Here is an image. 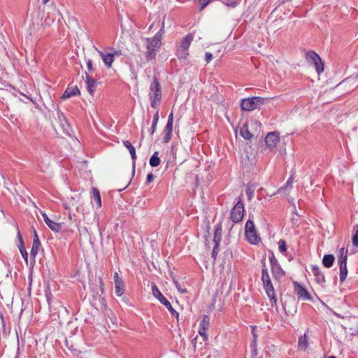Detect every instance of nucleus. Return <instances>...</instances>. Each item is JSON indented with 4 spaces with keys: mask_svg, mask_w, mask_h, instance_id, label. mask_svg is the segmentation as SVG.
I'll return each mask as SVG.
<instances>
[{
    "mask_svg": "<svg viewBox=\"0 0 358 358\" xmlns=\"http://www.w3.org/2000/svg\"><path fill=\"white\" fill-rule=\"evenodd\" d=\"M149 98L150 100V106L155 108L157 103L162 99V88L157 76L153 77L152 82L149 89Z\"/></svg>",
    "mask_w": 358,
    "mask_h": 358,
    "instance_id": "1",
    "label": "nucleus"
},
{
    "mask_svg": "<svg viewBox=\"0 0 358 358\" xmlns=\"http://www.w3.org/2000/svg\"><path fill=\"white\" fill-rule=\"evenodd\" d=\"M266 99L260 96L245 98L241 100V108L245 111H251L259 108L264 103Z\"/></svg>",
    "mask_w": 358,
    "mask_h": 358,
    "instance_id": "2",
    "label": "nucleus"
},
{
    "mask_svg": "<svg viewBox=\"0 0 358 358\" xmlns=\"http://www.w3.org/2000/svg\"><path fill=\"white\" fill-rule=\"evenodd\" d=\"M193 39L194 35L192 34H189L182 38L176 52L179 59H185L187 58L189 55V48Z\"/></svg>",
    "mask_w": 358,
    "mask_h": 358,
    "instance_id": "3",
    "label": "nucleus"
},
{
    "mask_svg": "<svg viewBox=\"0 0 358 358\" xmlns=\"http://www.w3.org/2000/svg\"><path fill=\"white\" fill-rule=\"evenodd\" d=\"M152 295L170 311L172 316L178 319L179 313L172 307L171 303L164 296L155 284L152 285Z\"/></svg>",
    "mask_w": 358,
    "mask_h": 358,
    "instance_id": "4",
    "label": "nucleus"
},
{
    "mask_svg": "<svg viewBox=\"0 0 358 358\" xmlns=\"http://www.w3.org/2000/svg\"><path fill=\"white\" fill-rule=\"evenodd\" d=\"M271 273L275 280L280 281L285 275V272L282 268L273 253L269 256Z\"/></svg>",
    "mask_w": 358,
    "mask_h": 358,
    "instance_id": "5",
    "label": "nucleus"
},
{
    "mask_svg": "<svg viewBox=\"0 0 358 358\" xmlns=\"http://www.w3.org/2000/svg\"><path fill=\"white\" fill-rule=\"evenodd\" d=\"M306 59L308 62L313 64L318 74L324 71V65L322 59L315 51L310 50L306 54Z\"/></svg>",
    "mask_w": 358,
    "mask_h": 358,
    "instance_id": "6",
    "label": "nucleus"
},
{
    "mask_svg": "<svg viewBox=\"0 0 358 358\" xmlns=\"http://www.w3.org/2000/svg\"><path fill=\"white\" fill-rule=\"evenodd\" d=\"M262 277L261 280L262 281L263 287L265 292L271 291L274 289L273 285L272 284L268 271L266 264V257L264 256L262 259Z\"/></svg>",
    "mask_w": 358,
    "mask_h": 358,
    "instance_id": "7",
    "label": "nucleus"
},
{
    "mask_svg": "<svg viewBox=\"0 0 358 358\" xmlns=\"http://www.w3.org/2000/svg\"><path fill=\"white\" fill-rule=\"evenodd\" d=\"M147 41V51L145 52V57L148 61H150L155 58L156 52L159 49L162 43H159L152 38H146Z\"/></svg>",
    "mask_w": 358,
    "mask_h": 358,
    "instance_id": "8",
    "label": "nucleus"
},
{
    "mask_svg": "<svg viewBox=\"0 0 358 358\" xmlns=\"http://www.w3.org/2000/svg\"><path fill=\"white\" fill-rule=\"evenodd\" d=\"M244 215V204L241 199L237 201L236 204L231 211V220L234 223H238L243 220Z\"/></svg>",
    "mask_w": 358,
    "mask_h": 358,
    "instance_id": "9",
    "label": "nucleus"
},
{
    "mask_svg": "<svg viewBox=\"0 0 358 358\" xmlns=\"http://www.w3.org/2000/svg\"><path fill=\"white\" fill-rule=\"evenodd\" d=\"M173 125V113H171L168 117L166 125L163 131V143H167L171 141L172 138Z\"/></svg>",
    "mask_w": 358,
    "mask_h": 358,
    "instance_id": "10",
    "label": "nucleus"
},
{
    "mask_svg": "<svg viewBox=\"0 0 358 358\" xmlns=\"http://www.w3.org/2000/svg\"><path fill=\"white\" fill-rule=\"evenodd\" d=\"M210 326V318L207 315H203L199 323V334L203 337L204 341H207L208 338L207 330Z\"/></svg>",
    "mask_w": 358,
    "mask_h": 358,
    "instance_id": "11",
    "label": "nucleus"
},
{
    "mask_svg": "<svg viewBox=\"0 0 358 358\" xmlns=\"http://www.w3.org/2000/svg\"><path fill=\"white\" fill-rule=\"evenodd\" d=\"M294 292L299 299L312 300V297L309 292L298 282H294Z\"/></svg>",
    "mask_w": 358,
    "mask_h": 358,
    "instance_id": "12",
    "label": "nucleus"
},
{
    "mask_svg": "<svg viewBox=\"0 0 358 358\" xmlns=\"http://www.w3.org/2000/svg\"><path fill=\"white\" fill-rule=\"evenodd\" d=\"M279 141L280 133L278 131L269 132L265 137V143L267 147L270 148H275Z\"/></svg>",
    "mask_w": 358,
    "mask_h": 358,
    "instance_id": "13",
    "label": "nucleus"
},
{
    "mask_svg": "<svg viewBox=\"0 0 358 358\" xmlns=\"http://www.w3.org/2000/svg\"><path fill=\"white\" fill-rule=\"evenodd\" d=\"M311 271L315 277V281L320 285H324L326 282L324 273L320 271L317 265H312Z\"/></svg>",
    "mask_w": 358,
    "mask_h": 358,
    "instance_id": "14",
    "label": "nucleus"
},
{
    "mask_svg": "<svg viewBox=\"0 0 358 358\" xmlns=\"http://www.w3.org/2000/svg\"><path fill=\"white\" fill-rule=\"evenodd\" d=\"M40 246H41V241L39 240V238H38L36 231L35 229H34L33 243H32V247H31V252H30V256L34 259V262H35V257L38 252V249H39Z\"/></svg>",
    "mask_w": 358,
    "mask_h": 358,
    "instance_id": "15",
    "label": "nucleus"
},
{
    "mask_svg": "<svg viewBox=\"0 0 358 358\" xmlns=\"http://www.w3.org/2000/svg\"><path fill=\"white\" fill-rule=\"evenodd\" d=\"M42 216L45 223L48 226V227L55 232H59L62 229V225L60 223L55 222L51 220L45 213H42Z\"/></svg>",
    "mask_w": 358,
    "mask_h": 358,
    "instance_id": "16",
    "label": "nucleus"
},
{
    "mask_svg": "<svg viewBox=\"0 0 358 358\" xmlns=\"http://www.w3.org/2000/svg\"><path fill=\"white\" fill-rule=\"evenodd\" d=\"M123 145L129 150L132 159V177L135 173L136 154V149L129 141H124Z\"/></svg>",
    "mask_w": 358,
    "mask_h": 358,
    "instance_id": "17",
    "label": "nucleus"
},
{
    "mask_svg": "<svg viewBox=\"0 0 358 358\" xmlns=\"http://www.w3.org/2000/svg\"><path fill=\"white\" fill-rule=\"evenodd\" d=\"M85 77L87 89L89 93L92 95L96 87V81L93 78L92 75H90L87 72H85Z\"/></svg>",
    "mask_w": 358,
    "mask_h": 358,
    "instance_id": "18",
    "label": "nucleus"
},
{
    "mask_svg": "<svg viewBox=\"0 0 358 358\" xmlns=\"http://www.w3.org/2000/svg\"><path fill=\"white\" fill-rule=\"evenodd\" d=\"M99 55L101 57V59L104 63V64L108 67L110 68L113 62H114L113 55L110 52L98 51Z\"/></svg>",
    "mask_w": 358,
    "mask_h": 358,
    "instance_id": "19",
    "label": "nucleus"
},
{
    "mask_svg": "<svg viewBox=\"0 0 358 358\" xmlns=\"http://www.w3.org/2000/svg\"><path fill=\"white\" fill-rule=\"evenodd\" d=\"M246 239L247 241L253 245H257L260 241L261 238L257 234V230L252 231V233H247L245 234Z\"/></svg>",
    "mask_w": 358,
    "mask_h": 358,
    "instance_id": "20",
    "label": "nucleus"
},
{
    "mask_svg": "<svg viewBox=\"0 0 358 358\" xmlns=\"http://www.w3.org/2000/svg\"><path fill=\"white\" fill-rule=\"evenodd\" d=\"M80 94V90L77 86H75L72 88L68 87L64 91L62 98L63 99H66L71 96L79 95Z\"/></svg>",
    "mask_w": 358,
    "mask_h": 358,
    "instance_id": "21",
    "label": "nucleus"
},
{
    "mask_svg": "<svg viewBox=\"0 0 358 358\" xmlns=\"http://www.w3.org/2000/svg\"><path fill=\"white\" fill-rule=\"evenodd\" d=\"M222 239V225L221 222L217 223L215 227L213 242L221 243Z\"/></svg>",
    "mask_w": 358,
    "mask_h": 358,
    "instance_id": "22",
    "label": "nucleus"
},
{
    "mask_svg": "<svg viewBox=\"0 0 358 358\" xmlns=\"http://www.w3.org/2000/svg\"><path fill=\"white\" fill-rule=\"evenodd\" d=\"M90 286L91 290L96 294H99V292H101V294H103L104 292L103 282L101 277L98 278V285L90 283Z\"/></svg>",
    "mask_w": 358,
    "mask_h": 358,
    "instance_id": "23",
    "label": "nucleus"
},
{
    "mask_svg": "<svg viewBox=\"0 0 358 358\" xmlns=\"http://www.w3.org/2000/svg\"><path fill=\"white\" fill-rule=\"evenodd\" d=\"M335 257L333 255H325L322 258V264L326 268H330L333 266Z\"/></svg>",
    "mask_w": 358,
    "mask_h": 358,
    "instance_id": "24",
    "label": "nucleus"
},
{
    "mask_svg": "<svg viewBox=\"0 0 358 358\" xmlns=\"http://www.w3.org/2000/svg\"><path fill=\"white\" fill-rule=\"evenodd\" d=\"M115 294L120 296L123 294L124 290V285L123 280H116L115 282Z\"/></svg>",
    "mask_w": 358,
    "mask_h": 358,
    "instance_id": "25",
    "label": "nucleus"
},
{
    "mask_svg": "<svg viewBox=\"0 0 358 358\" xmlns=\"http://www.w3.org/2000/svg\"><path fill=\"white\" fill-rule=\"evenodd\" d=\"M308 347V339L306 334L303 336H301L298 341V348L299 350H306Z\"/></svg>",
    "mask_w": 358,
    "mask_h": 358,
    "instance_id": "26",
    "label": "nucleus"
},
{
    "mask_svg": "<svg viewBox=\"0 0 358 358\" xmlns=\"http://www.w3.org/2000/svg\"><path fill=\"white\" fill-rule=\"evenodd\" d=\"M92 197L94 199L98 208L101 206V194L98 189L93 187L92 189Z\"/></svg>",
    "mask_w": 358,
    "mask_h": 358,
    "instance_id": "27",
    "label": "nucleus"
},
{
    "mask_svg": "<svg viewBox=\"0 0 358 358\" xmlns=\"http://www.w3.org/2000/svg\"><path fill=\"white\" fill-rule=\"evenodd\" d=\"M338 266L340 269V282H343L348 275L347 264H338Z\"/></svg>",
    "mask_w": 358,
    "mask_h": 358,
    "instance_id": "28",
    "label": "nucleus"
},
{
    "mask_svg": "<svg viewBox=\"0 0 358 358\" xmlns=\"http://www.w3.org/2000/svg\"><path fill=\"white\" fill-rule=\"evenodd\" d=\"M159 152L157 151L155 152L152 157L150 159V165L152 167H157L160 164V159L158 157Z\"/></svg>",
    "mask_w": 358,
    "mask_h": 358,
    "instance_id": "29",
    "label": "nucleus"
},
{
    "mask_svg": "<svg viewBox=\"0 0 358 358\" xmlns=\"http://www.w3.org/2000/svg\"><path fill=\"white\" fill-rule=\"evenodd\" d=\"M268 297L269 298V301L272 307H276L277 306V299L275 296V289H272L271 291L266 292Z\"/></svg>",
    "mask_w": 358,
    "mask_h": 358,
    "instance_id": "30",
    "label": "nucleus"
},
{
    "mask_svg": "<svg viewBox=\"0 0 358 358\" xmlns=\"http://www.w3.org/2000/svg\"><path fill=\"white\" fill-rule=\"evenodd\" d=\"M241 135L246 140H250L252 138V134L250 132L246 125L241 129Z\"/></svg>",
    "mask_w": 358,
    "mask_h": 358,
    "instance_id": "31",
    "label": "nucleus"
},
{
    "mask_svg": "<svg viewBox=\"0 0 358 358\" xmlns=\"http://www.w3.org/2000/svg\"><path fill=\"white\" fill-rule=\"evenodd\" d=\"M45 297H46V299H47V301H48L49 306H50V303H51L52 299L53 297V295L51 292L49 282H48L45 285Z\"/></svg>",
    "mask_w": 358,
    "mask_h": 358,
    "instance_id": "32",
    "label": "nucleus"
},
{
    "mask_svg": "<svg viewBox=\"0 0 358 358\" xmlns=\"http://www.w3.org/2000/svg\"><path fill=\"white\" fill-rule=\"evenodd\" d=\"M255 224H254V222L249 219L247 222H246V224H245V234H247V233H252V231H254L255 230Z\"/></svg>",
    "mask_w": 358,
    "mask_h": 358,
    "instance_id": "33",
    "label": "nucleus"
},
{
    "mask_svg": "<svg viewBox=\"0 0 358 358\" xmlns=\"http://www.w3.org/2000/svg\"><path fill=\"white\" fill-rule=\"evenodd\" d=\"M355 234L352 237V243L355 247H358V224L354 227Z\"/></svg>",
    "mask_w": 358,
    "mask_h": 358,
    "instance_id": "34",
    "label": "nucleus"
},
{
    "mask_svg": "<svg viewBox=\"0 0 358 358\" xmlns=\"http://www.w3.org/2000/svg\"><path fill=\"white\" fill-rule=\"evenodd\" d=\"M18 248H19V250H20V252L21 253V255H22V258L26 262V263H27V262H28V253H27V252L26 250L25 245H18Z\"/></svg>",
    "mask_w": 358,
    "mask_h": 358,
    "instance_id": "35",
    "label": "nucleus"
},
{
    "mask_svg": "<svg viewBox=\"0 0 358 358\" xmlns=\"http://www.w3.org/2000/svg\"><path fill=\"white\" fill-rule=\"evenodd\" d=\"M279 250L282 253H285L287 251L286 241L284 240H280L279 241Z\"/></svg>",
    "mask_w": 358,
    "mask_h": 358,
    "instance_id": "36",
    "label": "nucleus"
},
{
    "mask_svg": "<svg viewBox=\"0 0 358 358\" xmlns=\"http://www.w3.org/2000/svg\"><path fill=\"white\" fill-rule=\"evenodd\" d=\"M348 260V254H345L344 255H338V264H347Z\"/></svg>",
    "mask_w": 358,
    "mask_h": 358,
    "instance_id": "37",
    "label": "nucleus"
},
{
    "mask_svg": "<svg viewBox=\"0 0 358 358\" xmlns=\"http://www.w3.org/2000/svg\"><path fill=\"white\" fill-rule=\"evenodd\" d=\"M173 283L176 285L177 289L182 294H185L187 292L185 288H182L181 285L176 280H173Z\"/></svg>",
    "mask_w": 358,
    "mask_h": 358,
    "instance_id": "38",
    "label": "nucleus"
},
{
    "mask_svg": "<svg viewBox=\"0 0 358 358\" xmlns=\"http://www.w3.org/2000/svg\"><path fill=\"white\" fill-rule=\"evenodd\" d=\"M87 68L89 71V73L90 75H92L93 72L94 71V68L93 67V63L92 59H89L87 61Z\"/></svg>",
    "mask_w": 358,
    "mask_h": 358,
    "instance_id": "39",
    "label": "nucleus"
},
{
    "mask_svg": "<svg viewBox=\"0 0 358 358\" xmlns=\"http://www.w3.org/2000/svg\"><path fill=\"white\" fill-rule=\"evenodd\" d=\"M245 193L248 200H251L254 196V189L250 187H248Z\"/></svg>",
    "mask_w": 358,
    "mask_h": 358,
    "instance_id": "40",
    "label": "nucleus"
},
{
    "mask_svg": "<svg viewBox=\"0 0 358 358\" xmlns=\"http://www.w3.org/2000/svg\"><path fill=\"white\" fill-rule=\"evenodd\" d=\"M224 3L227 6L231 8H234L238 5V1L236 0H224Z\"/></svg>",
    "mask_w": 358,
    "mask_h": 358,
    "instance_id": "41",
    "label": "nucleus"
},
{
    "mask_svg": "<svg viewBox=\"0 0 358 358\" xmlns=\"http://www.w3.org/2000/svg\"><path fill=\"white\" fill-rule=\"evenodd\" d=\"M108 49L113 50V52H110V53L113 55V58L115 57H120L122 55V51L120 50H114L113 48H108Z\"/></svg>",
    "mask_w": 358,
    "mask_h": 358,
    "instance_id": "42",
    "label": "nucleus"
},
{
    "mask_svg": "<svg viewBox=\"0 0 358 358\" xmlns=\"http://www.w3.org/2000/svg\"><path fill=\"white\" fill-rule=\"evenodd\" d=\"M213 55L211 52H206V54H205V60L206 62L208 64L211 62V60L213 59Z\"/></svg>",
    "mask_w": 358,
    "mask_h": 358,
    "instance_id": "43",
    "label": "nucleus"
},
{
    "mask_svg": "<svg viewBox=\"0 0 358 358\" xmlns=\"http://www.w3.org/2000/svg\"><path fill=\"white\" fill-rule=\"evenodd\" d=\"M17 238L19 241V245H24V241H23V238H22V236L20 234V231L19 230V229L17 228Z\"/></svg>",
    "mask_w": 358,
    "mask_h": 358,
    "instance_id": "44",
    "label": "nucleus"
},
{
    "mask_svg": "<svg viewBox=\"0 0 358 358\" xmlns=\"http://www.w3.org/2000/svg\"><path fill=\"white\" fill-rule=\"evenodd\" d=\"M201 3L200 10H202L210 1V0H199Z\"/></svg>",
    "mask_w": 358,
    "mask_h": 358,
    "instance_id": "45",
    "label": "nucleus"
},
{
    "mask_svg": "<svg viewBox=\"0 0 358 358\" xmlns=\"http://www.w3.org/2000/svg\"><path fill=\"white\" fill-rule=\"evenodd\" d=\"M159 112L157 111L155 113V114L154 115V116H153V120H152V124H155L157 125V123H158V121H159Z\"/></svg>",
    "mask_w": 358,
    "mask_h": 358,
    "instance_id": "46",
    "label": "nucleus"
},
{
    "mask_svg": "<svg viewBox=\"0 0 358 358\" xmlns=\"http://www.w3.org/2000/svg\"><path fill=\"white\" fill-rule=\"evenodd\" d=\"M162 35L157 33L153 37H152V38L156 41H158L159 43H162Z\"/></svg>",
    "mask_w": 358,
    "mask_h": 358,
    "instance_id": "47",
    "label": "nucleus"
},
{
    "mask_svg": "<svg viewBox=\"0 0 358 358\" xmlns=\"http://www.w3.org/2000/svg\"><path fill=\"white\" fill-rule=\"evenodd\" d=\"M220 243H214V246L213 248V252H220Z\"/></svg>",
    "mask_w": 358,
    "mask_h": 358,
    "instance_id": "48",
    "label": "nucleus"
},
{
    "mask_svg": "<svg viewBox=\"0 0 358 358\" xmlns=\"http://www.w3.org/2000/svg\"><path fill=\"white\" fill-rule=\"evenodd\" d=\"M154 180V176L152 173H148L146 178V183H150Z\"/></svg>",
    "mask_w": 358,
    "mask_h": 358,
    "instance_id": "49",
    "label": "nucleus"
},
{
    "mask_svg": "<svg viewBox=\"0 0 358 358\" xmlns=\"http://www.w3.org/2000/svg\"><path fill=\"white\" fill-rule=\"evenodd\" d=\"M348 249L345 248V247H343L339 249L338 250V255H344L345 254H348Z\"/></svg>",
    "mask_w": 358,
    "mask_h": 358,
    "instance_id": "50",
    "label": "nucleus"
},
{
    "mask_svg": "<svg viewBox=\"0 0 358 358\" xmlns=\"http://www.w3.org/2000/svg\"><path fill=\"white\" fill-rule=\"evenodd\" d=\"M57 115H58V118L62 121V120L63 119L64 120H66V117L64 115V113L58 109V111H57Z\"/></svg>",
    "mask_w": 358,
    "mask_h": 358,
    "instance_id": "51",
    "label": "nucleus"
},
{
    "mask_svg": "<svg viewBox=\"0 0 358 358\" xmlns=\"http://www.w3.org/2000/svg\"><path fill=\"white\" fill-rule=\"evenodd\" d=\"M156 130H157V124H152L151 128L150 129V134L153 135L155 134V132L156 131Z\"/></svg>",
    "mask_w": 358,
    "mask_h": 358,
    "instance_id": "52",
    "label": "nucleus"
},
{
    "mask_svg": "<svg viewBox=\"0 0 358 358\" xmlns=\"http://www.w3.org/2000/svg\"><path fill=\"white\" fill-rule=\"evenodd\" d=\"M158 34H161V35H163V34L164 33V22H162V27L160 28V29L157 31Z\"/></svg>",
    "mask_w": 358,
    "mask_h": 358,
    "instance_id": "53",
    "label": "nucleus"
},
{
    "mask_svg": "<svg viewBox=\"0 0 358 358\" xmlns=\"http://www.w3.org/2000/svg\"><path fill=\"white\" fill-rule=\"evenodd\" d=\"M219 252H214L212 251V257L213 259V262H215L217 259V256L218 255Z\"/></svg>",
    "mask_w": 358,
    "mask_h": 358,
    "instance_id": "54",
    "label": "nucleus"
},
{
    "mask_svg": "<svg viewBox=\"0 0 358 358\" xmlns=\"http://www.w3.org/2000/svg\"><path fill=\"white\" fill-rule=\"evenodd\" d=\"M292 222L294 225H296L297 226L298 225V219L297 218H295V217H293L292 219Z\"/></svg>",
    "mask_w": 358,
    "mask_h": 358,
    "instance_id": "55",
    "label": "nucleus"
},
{
    "mask_svg": "<svg viewBox=\"0 0 358 358\" xmlns=\"http://www.w3.org/2000/svg\"><path fill=\"white\" fill-rule=\"evenodd\" d=\"M116 280H122V278L119 277L118 273L117 272L114 275V281L116 282Z\"/></svg>",
    "mask_w": 358,
    "mask_h": 358,
    "instance_id": "56",
    "label": "nucleus"
},
{
    "mask_svg": "<svg viewBox=\"0 0 358 358\" xmlns=\"http://www.w3.org/2000/svg\"><path fill=\"white\" fill-rule=\"evenodd\" d=\"M292 182V178H289L287 181L286 182V186L291 185Z\"/></svg>",
    "mask_w": 358,
    "mask_h": 358,
    "instance_id": "57",
    "label": "nucleus"
},
{
    "mask_svg": "<svg viewBox=\"0 0 358 358\" xmlns=\"http://www.w3.org/2000/svg\"><path fill=\"white\" fill-rule=\"evenodd\" d=\"M27 99H28L29 100H30L32 103H35V101L29 96L27 95H25V94H23Z\"/></svg>",
    "mask_w": 358,
    "mask_h": 358,
    "instance_id": "58",
    "label": "nucleus"
},
{
    "mask_svg": "<svg viewBox=\"0 0 358 358\" xmlns=\"http://www.w3.org/2000/svg\"><path fill=\"white\" fill-rule=\"evenodd\" d=\"M50 0H42L43 4H46Z\"/></svg>",
    "mask_w": 358,
    "mask_h": 358,
    "instance_id": "59",
    "label": "nucleus"
},
{
    "mask_svg": "<svg viewBox=\"0 0 358 358\" xmlns=\"http://www.w3.org/2000/svg\"><path fill=\"white\" fill-rule=\"evenodd\" d=\"M196 339V337L192 341V343H193V345H194V347L195 348L196 347V343L194 342V341Z\"/></svg>",
    "mask_w": 358,
    "mask_h": 358,
    "instance_id": "60",
    "label": "nucleus"
},
{
    "mask_svg": "<svg viewBox=\"0 0 358 358\" xmlns=\"http://www.w3.org/2000/svg\"><path fill=\"white\" fill-rule=\"evenodd\" d=\"M130 180H131V178ZM130 182H131V180H129V182L127 184V185L125 186V187H124V188H126L127 186H129V183H130Z\"/></svg>",
    "mask_w": 358,
    "mask_h": 358,
    "instance_id": "61",
    "label": "nucleus"
},
{
    "mask_svg": "<svg viewBox=\"0 0 358 358\" xmlns=\"http://www.w3.org/2000/svg\"><path fill=\"white\" fill-rule=\"evenodd\" d=\"M328 358H336V357L335 356L331 355V356L328 357Z\"/></svg>",
    "mask_w": 358,
    "mask_h": 358,
    "instance_id": "62",
    "label": "nucleus"
},
{
    "mask_svg": "<svg viewBox=\"0 0 358 358\" xmlns=\"http://www.w3.org/2000/svg\"><path fill=\"white\" fill-rule=\"evenodd\" d=\"M0 316H1V320H2V321H3V315H2V314H1V315H0Z\"/></svg>",
    "mask_w": 358,
    "mask_h": 358,
    "instance_id": "63",
    "label": "nucleus"
},
{
    "mask_svg": "<svg viewBox=\"0 0 358 358\" xmlns=\"http://www.w3.org/2000/svg\"><path fill=\"white\" fill-rule=\"evenodd\" d=\"M124 189H125V188L124 187V188L120 189V191L124 190Z\"/></svg>",
    "mask_w": 358,
    "mask_h": 358,
    "instance_id": "64",
    "label": "nucleus"
}]
</instances>
